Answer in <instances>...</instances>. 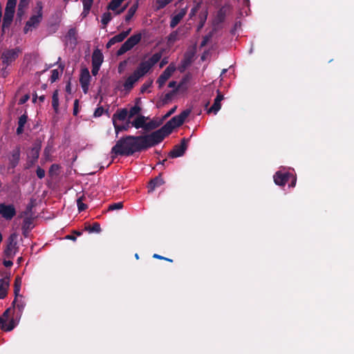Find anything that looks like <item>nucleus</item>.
<instances>
[{
    "label": "nucleus",
    "mask_w": 354,
    "mask_h": 354,
    "mask_svg": "<svg viewBox=\"0 0 354 354\" xmlns=\"http://www.w3.org/2000/svg\"><path fill=\"white\" fill-rule=\"evenodd\" d=\"M162 56L161 51L153 54L148 60L142 61L140 63L134 73L140 78L147 74L149 70L158 63Z\"/></svg>",
    "instance_id": "nucleus-3"
},
{
    "label": "nucleus",
    "mask_w": 354,
    "mask_h": 354,
    "mask_svg": "<svg viewBox=\"0 0 354 354\" xmlns=\"http://www.w3.org/2000/svg\"><path fill=\"white\" fill-rule=\"evenodd\" d=\"M178 88L166 93L162 99V104H167L172 99L173 96L177 93Z\"/></svg>",
    "instance_id": "nucleus-38"
},
{
    "label": "nucleus",
    "mask_w": 354,
    "mask_h": 354,
    "mask_svg": "<svg viewBox=\"0 0 354 354\" xmlns=\"http://www.w3.org/2000/svg\"><path fill=\"white\" fill-rule=\"evenodd\" d=\"M16 325L15 319L12 318L8 324L6 322L3 325H1V330L6 332L11 331L15 328Z\"/></svg>",
    "instance_id": "nucleus-36"
},
{
    "label": "nucleus",
    "mask_w": 354,
    "mask_h": 354,
    "mask_svg": "<svg viewBox=\"0 0 354 354\" xmlns=\"http://www.w3.org/2000/svg\"><path fill=\"white\" fill-rule=\"evenodd\" d=\"M59 169V166L57 164H53L50 166V169H49V172L50 173H52L53 171H57Z\"/></svg>",
    "instance_id": "nucleus-61"
},
{
    "label": "nucleus",
    "mask_w": 354,
    "mask_h": 354,
    "mask_svg": "<svg viewBox=\"0 0 354 354\" xmlns=\"http://www.w3.org/2000/svg\"><path fill=\"white\" fill-rule=\"evenodd\" d=\"M178 40V30L171 32L167 37V44L172 45Z\"/></svg>",
    "instance_id": "nucleus-41"
},
{
    "label": "nucleus",
    "mask_w": 354,
    "mask_h": 354,
    "mask_svg": "<svg viewBox=\"0 0 354 354\" xmlns=\"http://www.w3.org/2000/svg\"><path fill=\"white\" fill-rule=\"evenodd\" d=\"M100 66H98V65H92L91 73H92L93 75L95 76L97 75V73L100 71Z\"/></svg>",
    "instance_id": "nucleus-57"
},
{
    "label": "nucleus",
    "mask_w": 354,
    "mask_h": 354,
    "mask_svg": "<svg viewBox=\"0 0 354 354\" xmlns=\"http://www.w3.org/2000/svg\"><path fill=\"white\" fill-rule=\"evenodd\" d=\"M0 215L7 221H10L16 215V209L12 204H0Z\"/></svg>",
    "instance_id": "nucleus-9"
},
{
    "label": "nucleus",
    "mask_w": 354,
    "mask_h": 354,
    "mask_svg": "<svg viewBox=\"0 0 354 354\" xmlns=\"http://www.w3.org/2000/svg\"><path fill=\"white\" fill-rule=\"evenodd\" d=\"M37 176L39 178L41 179L45 176V171L42 168L38 167L36 170Z\"/></svg>",
    "instance_id": "nucleus-55"
},
{
    "label": "nucleus",
    "mask_w": 354,
    "mask_h": 354,
    "mask_svg": "<svg viewBox=\"0 0 354 354\" xmlns=\"http://www.w3.org/2000/svg\"><path fill=\"white\" fill-rule=\"evenodd\" d=\"M152 133L140 136H126L120 138L111 148L112 160L117 156H131L137 152H142L157 145Z\"/></svg>",
    "instance_id": "nucleus-1"
},
{
    "label": "nucleus",
    "mask_w": 354,
    "mask_h": 354,
    "mask_svg": "<svg viewBox=\"0 0 354 354\" xmlns=\"http://www.w3.org/2000/svg\"><path fill=\"white\" fill-rule=\"evenodd\" d=\"M16 4L17 0H8L6 3L4 15L8 14L10 16L14 17Z\"/></svg>",
    "instance_id": "nucleus-26"
},
{
    "label": "nucleus",
    "mask_w": 354,
    "mask_h": 354,
    "mask_svg": "<svg viewBox=\"0 0 354 354\" xmlns=\"http://www.w3.org/2000/svg\"><path fill=\"white\" fill-rule=\"evenodd\" d=\"M37 8L38 9L37 15L31 16L26 24L24 27L25 33H27L32 28L37 27L42 19L43 6L41 2L37 3Z\"/></svg>",
    "instance_id": "nucleus-6"
},
{
    "label": "nucleus",
    "mask_w": 354,
    "mask_h": 354,
    "mask_svg": "<svg viewBox=\"0 0 354 354\" xmlns=\"http://www.w3.org/2000/svg\"><path fill=\"white\" fill-rule=\"evenodd\" d=\"M130 124H131V122L129 120L126 122V124H124L123 125H120V124H118V123H115L113 124V126H114L116 134H118L120 131H127L129 128Z\"/></svg>",
    "instance_id": "nucleus-42"
},
{
    "label": "nucleus",
    "mask_w": 354,
    "mask_h": 354,
    "mask_svg": "<svg viewBox=\"0 0 354 354\" xmlns=\"http://www.w3.org/2000/svg\"><path fill=\"white\" fill-rule=\"evenodd\" d=\"M33 208L32 204H28L26 208V210L22 212L21 216H31L32 217V210Z\"/></svg>",
    "instance_id": "nucleus-51"
},
{
    "label": "nucleus",
    "mask_w": 354,
    "mask_h": 354,
    "mask_svg": "<svg viewBox=\"0 0 354 354\" xmlns=\"http://www.w3.org/2000/svg\"><path fill=\"white\" fill-rule=\"evenodd\" d=\"M290 176H292V174L289 172L283 173L281 171H278L273 176L274 182L277 185L284 186L290 180Z\"/></svg>",
    "instance_id": "nucleus-13"
},
{
    "label": "nucleus",
    "mask_w": 354,
    "mask_h": 354,
    "mask_svg": "<svg viewBox=\"0 0 354 354\" xmlns=\"http://www.w3.org/2000/svg\"><path fill=\"white\" fill-rule=\"evenodd\" d=\"M111 19H112L111 13L109 12H106L102 16L101 22L105 26L109 23V21L111 20Z\"/></svg>",
    "instance_id": "nucleus-45"
},
{
    "label": "nucleus",
    "mask_w": 354,
    "mask_h": 354,
    "mask_svg": "<svg viewBox=\"0 0 354 354\" xmlns=\"http://www.w3.org/2000/svg\"><path fill=\"white\" fill-rule=\"evenodd\" d=\"M185 14H186L185 10H181L178 14H176V15L172 17L170 21V24H169L170 27L171 28H175L180 23V21L184 17Z\"/></svg>",
    "instance_id": "nucleus-25"
},
{
    "label": "nucleus",
    "mask_w": 354,
    "mask_h": 354,
    "mask_svg": "<svg viewBox=\"0 0 354 354\" xmlns=\"http://www.w3.org/2000/svg\"><path fill=\"white\" fill-rule=\"evenodd\" d=\"M93 3V0H82L83 7L86 10L91 9Z\"/></svg>",
    "instance_id": "nucleus-54"
},
{
    "label": "nucleus",
    "mask_w": 354,
    "mask_h": 354,
    "mask_svg": "<svg viewBox=\"0 0 354 354\" xmlns=\"http://www.w3.org/2000/svg\"><path fill=\"white\" fill-rule=\"evenodd\" d=\"M227 13V9L224 7L220 8L216 14L215 22L218 24L224 21Z\"/></svg>",
    "instance_id": "nucleus-29"
},
{
    "label": "nucleus",
    "mask_w": 354,
    "mask_h": 354,
    "mask_svg": "<svg viewBox=\"0 0 354 354\" xmlns=\"http://www.w3.org/2000/svg\"><path fill=\"white\" fill-rule=\"evenodd\" d=\"M14 17L10 16L8 14L4 15L2 23V30L4 31L6 28H8L12 21Z\"/></svg>",
    "instance_id": "nucleus-40"
},
{
    "label": "nucleus",
    "mask_w": 354,
    "mask_h": 354,
    "mask_svg": "<svg viewBox=\"0 0 354 354\" xmlns=\"http://www.w3.org/2000/svg\"><path fill=\"white\" fill-rule=\"evenodd\" d=\"M138 8V0L128 10L127 14L125 16V21H129L135 15Z\"/></svg>",
    "instance_id": "nucleus-31"
},
{
    "label": "nucleus",
    "mask_w": 354,
    "mask_h": 354,
    "mask_svg": "<svg viewBox=\"0 0 354 354\" xmlns=\"http://www.w3.org/2000/svg\"><path fill=\"white\" fill-rule=\"evenodd\" d=\"M12 306L14 308H17L21 314L24 309L25 304L21 300H18L17 297H15V299L13 300L12 303Z\"/></svg>",
    "instance_id": "nucleus-37"
},
{
    "label": "nucleus",
    "mask_w": 354,
    "mask_h": 354,
    "mask_svg": "<svg viewBox=\"0 0 354 354\" xmlns=\"http://www.w3.org/2000/svg\"><path fill=\"white\" fill-rule=\"evenodd\" d=\"M128 117V110L127 109H118L112 116L113 124L117 123V120L124 121Z\"/></svg>",
    "instance_id": "nucleus-19"
},
{
    "label": "nucleus",
    "mask_w": 354,
    "mask_h": 354,
    "mask_svg": "<svg viewBox=\"0 0 354 354\" xmlns=\"http://www.w3.org/2000/svg\"><path fill=\"white\" fill-rule=\"evenodd\" d=\"M140 100V99H137L136 104L130 109L129 111H128L129 120L140 113L141 107L138 105Z\"/></svg>",
    "instance_id": "nucleus-28"
},
{
    "label": "nucleus",
    "mask_w": 354,
    "mask_h": 354,
    "mask_svg": "<svg viewBox=\"0 0 354 354\" xmlns=\"http://www.w3.org/2000/svg\"><path fill=\"white\" fill-rule=\"evenodd\" d=\"M21 53V50L19 47L5 50L1 54L3 64L6 66H9L17 59Z\"/></svg>",
    "instance_id": "nucleus-5"
},
{
    "label": "nucleus",
    "mask_w": 354,
    "mask_h": 354,
    "mask_svg": "<svg viewBox=\"0 0 354 354\" xmlns=\"http://www.w3.org/2000/svg\"><path fill=\"white\" fill-rule=\"evenodd\" d=\"M176 71V67L173 64H170L158 77L156 83L158 84V87L161 88L165 84V82L170 78L172 74Z\"/></svg>",
    "instance_id": "nucleus-10"
},
{
    "label": "nucleus",
    "mask_w": 354,
    "mask_h": 354,
    "mask_svg": "<svg viewBox=\"0 0 354 354\" xmlns=\"http://www.w3.org/2000/svg\"><path fill=\"white\" fill-rule=\"evenodd\" d=\"M17 236L15 234H12L8 239V245L4 251L5 254L7 257L11 258L13 257L15 252H13L14 250H17V243L16 241Z\"/></svg>",
    "instance_id": "nucleus-11"
},
{
    "label": "nucleus",
    "mask_w": 354,
    "mask_h": 354,
    "mask_svg": "<svg viewBox=\"0 0 354 354\" xmlns=\"http://www.w3.org/2000/svg\"><path fill=\"white\" fill-rule=\"evenodd\" d=\"M104 57L101 50L96 48L92 54V65L101 66L103 62Z\"/></svg>",
    "instance_id": "nucleus-21"
},
{
    "label": "nucleus",
    "mask_w": 354,
    "mask_h": 354,
    "mask_svg": "<svg viewBox=\"0 0 354 354\" xmlns=\"http://www.w3.org/2000/svg\"><path fill=\"white\" fill-rule=\"evenodd\" d=\"M85 199V196L84 194L78 197L77 199V205L78 208V211L80 212L86 210L88 208L87 205L83 203V201Z\"/></svg>",
    "instance_id": "nucleus-39"
},
{
    "label": "nucleus",
    "mask_w": 354,
    "mask_h": 354,
    "mask_svg": "<svg viewBox=\"0 0 354 354\" xmlns=\"http://www.w3.org/2000/svg\"><path fill=\"white\" fill-rule=\"evenodd\" d=\"M190 138H183L179 145H176L172 150L169 153V157L171 158H176L183 156L188 147Z\"/></svg>",
    "instance_id": "nucleus-7"
},
{
    "label": "nucleus",
    "mask_w": 354,
    "mask_h": 354,
    "mask_svg": "<svg viewBox=\"0 0 354 354\" xmlns=\"http://www.w3.org/2000/svg\"><path fill=\"white\" fill-rule=\"evenodd\" d=\"M196 53V50L195 47L189 48L187 50L178 68L180 72H183L188 66L191 65L194 61Z\"/></svg>",
    "instance_id": "nucleus-8"
},
{
    "label": "nucleus",
    "mask_w": 354,
    "mask_h": 354,
    "mask_svg": "<svg viewBox=\"0 0 354 354\" xmlns=\"http://www.w3.org/2000/svg\"><path fill=\"white\" fill-rule=\"evenodd\" d=\"M131 29L129 28L127 31H122V32L119 33L118 35H115L112 38L109 39L108 43L106 45V47L107 48H111L113 45H114L116 43H119L122 41L130 33Z\"/></svg>",
    "instance_id": "nucleus-14"
},
{
    "label": "nucleus",
    "mask_w": 354,
    "mask_h": 354,
    "mask_svg": "<svg viewBox=\"0 0 354 354\" xmlns=\"http://www.w3.org/2000/svg\"><path fill=\"white\" fill-rule=\"evenodd\" d=\"M51 75H50V81L51 83H53L55 82H56L58 79H59V72L58 71L57 69H53L52 71H51Z\"/></svg>",
    "instance_id": "nucleus-49"
},
{
    "label": "nucleus",
    "mask_w": 354,
    "mask_h": 354,
    "mask_svg": "<svg viewBox=\"0 0 354 354\" xmlns=\"http://www.w3.org/2000/svg\"><path fill=\"white\" fill-rule=\"evenodd\" d=\"M124 1V0H111L107 6L108 10L115 11Z\"/></svg>",
    "instance_id": "nucleus-43"
},
{
    "label": "nucleus",
    "mask_w": 354,
    "mask_h": 354,
    "mask_svg": "<svg viewBox=\"0 0 354 354\" xmlns=\"http://www.w3.org/2000/svg\"><path fill=\"white\" fill-rule=\"evenodd\" d=\"M28 5V0H19V3L18 6H19V10H21L22 8H26Z\"/></svg>",
    "instance_id": "nucleus-58"
},
{
    "label": "nucleus",
    "mask_w": 354,
    "mask_h": 354,
    "mask_svg": "<svg viewBox=\"0 0 354 354\" xmlns=\"http://www.w3.org/2000/svg\"><path fill=\"white\" fill-rule=\"evenodd\" d=\"M180 122L179 118L175 115L167 122L160 129L152 132L158 145L160 143L166 136L171 133L174 128L178 127L183 124Z\"/></svg>",
    "instance_id": "nucleus-2"
},
{
    "label": "nucleus",
    "mask_w": 354,
    "mask_h": 354,
    "mask_svg": "<svg viewBox=\"0 0 354 354\" xmlns=\"http://www.w3.org/2000/svg\"><path fill=\"white\" fill-rule=\"evenodd\" d=\"M66 38L70 43L74 46L77 44V31L75 28H71L68 30Z\"/></svg>",
    "instance_id": "nucleus-24"
},
{
    "label": "nucleus",
    "mask_w": 354,
    "mask_h": 354,
    "mask_svg": "<svg viewBox=\"0 0 354 354\" xmlns=\"http://www.w3.org/2000/svg\"><path fill=\"white\" fill-rule=\"evenodd\" d=\"M151 81L150 82L144 83L141 86L140 92L142 93H145L151 86Z\"/></svg>",
    "instance_id": "nucleus-56"
},
{
    "label": "nucleus",
    "mask_w": 354,
    "mask_h": 354,
    "mask_svg": "<svg viewBox=\"0 0 354 354\" xmlns=\"http://www.w3.org/2000/svg\"><path fill=\"white\" fill-rule=\"evenodd\" d=\"M79 113V100L76 99L73 104V113L75 116L77 115Z\"/></svg>",
    "instance_id": "nucleus-52"
},
{
    "label": "nucleus",
    "mask_w": 354,
    "mask_h": 354,
    "mask_svg": "<svg viewBox=\"0 0 354 354\" xmlns=\"http://www.w3.org/2000/svg\"><path fill=\"white\" fill-rule=\"evenodd\" d=\"M21 227L31 231L34 227L33 218L31 216H26L23 221Z\"/></svg>",
    "instance_id": "nucleus-32"
},
{
    "label": "nucleus",
    "mask_w": 354,
    "mask_h": 354,
    "mask_svg": "<svg viewBox=\"0 0 354 354\" xmlns=\"http://www.w3.org/2000/svg\"><path fill=\"white\" fill-rule=\"evenodd\" d=\"M173 0H156L157 10L164 8L167 5L170 3Z\"/></svg>",
    "instance_id": "nucleus-46"
},
{
    "label": "nucleus",
    "mask_w": 354,
    "mask_h": 354,
    "mask_svg": "<svg viewBox=\"0 0 354 354\" xmlns=\"http://www.w3.org/2000/svg\"><path fill=\"white\" fill-rule=\"evenodd\" d=\"M198 6H196L194 7L193 8H192V10L190 11V13H189L190 17L194 16L196 14V12L198 11Z\"/></svg>",
    "instance_id": "nucleus-62"
},
{
    "label": "nucleus",
    "mask_w": 354,
    "mask_h": 354,
    "mask_svg": "<svg viewBox=\"0 0 354 354\" xmlns=\"http://www.w3.org/2000/svg\"><path fill=\"white\" fill-rule=\"evenodd\" d=\"M3 264L5 267H11L13 265V263L10 260H4Z\"/></svg>",
    "instance_id": "nucleus-63"
},
{
    "label": "nucleus",
    "mask_w": 354,
    "mask_h": 354,
    "mask_svg": "<svg viewBox=\"0 0 354 354\" xmlns=\"http://www.w3.org/2000/svg\"><path fill=\"white\" fill-rule=\"evenodd\" d=\"M52 106L56 113L59 112V93L55 90L52 96Z\"/></svg>",
    "instance_id": "nucleus-30"
},
{
    "label": "nucleus",
    "mask_w": 354,
    "mask_h": 354,
    "mask_svg": "<svg viewBox=\"0 0 354 354\" xmlns=\"http://www.w3.org/2000/svg\"><path fill=\"white\" fill-rule=\"evenodd\" d=\"M146 120L147 118L145 116L140 115L135 120L131 122V124L132 127H134L137 129L140 128H142L143 129H145Z\"/></svg>",
    "instance_id": "nucleus-23"
},
{
    "label": "nucleus",
    "mask_w": 354,
    "mask_h": 354,
    "mask_svg": "<svg viewBox=\"0 0 354 354\" xmlns=\"http://www.w3.org/2000/svg\"><path fill=\"white\" fill-rule=\"evenodd\" d=\"M10 310H11V308L6 309L0 317H3V318L6 319V322L7 319L9 317V313H10Z\"/></svg>",
    "instance_id": "nucleus-60"
},
{
    "label": "nucleus",
    "mask_w": 354,
    "mask_h": 354,
    "mask_svg": "<svg viewBox=\"0 0 354 354\" xmlns=\"http://www.w3.org/2000/svg\"><path fill=\"white\" fill-rule=\"evenodd\" d=\"M140 79V77L133 72L132 75L129 76L125 80L123 86L126 91H130L135 84V83Z\"/></svg>",
    "instance_id": "nucleus-18"
},
{
    "label": "nucleus",
    "mask_w": 354,
    "mask_h": 354,
    "mask_svg": "<svg viewBox=\"0 0 354 354\" xmlns=\"http://www.w3.org/2000/svg\"><path fill=\"white\" fill-rule=\"evenodd\" d=\"M165 180L162 178L161 174H159L154 178L151 179L148 185V192H153L156 188L160 187L162 185L165 184Z\"/></svg>",
    "instance_id": "nucleus-16"
},
{
    "label": "nucleus",
    "mask_w": 354,
    "mask_h": 354,
    "mask_svg": "<svg viewBox=\"0 0 354 354\" xmlns=\"http://www.w3.org/2000/svg\"><path fill=\"white\" fill-rule=\"evenodd\" d=\"M21 151L19 146H17L11 152L8 157L9 168L15 169L20 160Z\"/></svg>",
    "instance_id": "nucleus-12"
},
{
    "label": "nucleus",
    "mask_w": 354,
    "mask_h": 354,
    "mask_svg": "<svg viewBox=\"0 0 354 354\" xmlns=\"http://www.w3.org/2000/svg\"><path fill=\"white\" fill-rule=\"evenodd\" d=\"M212 35H213V33L212 32H210L209 33H208L207 35L204 36L203 38V40L201 41V46L203 47V46H206V44L212 39Z\"/></svg>",
    "instance_id": "nucleus-50"
},
{
    "label": "nucleus",
    "mask_w": 354,
    "mask_h": 354,
    "mask_svg": "<svg viewBox=\"0 0 354 354\" xmlns=\"http://www.w3.org/2000/svg\"><path fill=\"white\" fill-rule=\"evenodd\" d=\"M207 11H205L204 13H201L199 16L200 21L198 25L197 26V32H199L205 26V24L207 20Z\"/></svg>",
    "instance_id": "nucleus-44"
},
{
    "label": "nucleus",
    "mask_w": 354,
    "mask_h": 354,
    "mask_svg": "<svg viewBox=\"0 0 354 354\" xmlns=\"http://www.w3.org/2000/svg\"><path fill=\"white\" fill-rule=\"evenodd\" d=\"M21 277L19 276H17L15 279L14 283V294L16 297H18L19 295V292L21 290Z\"/></svg>",
    "instance_id": "nucleus-34"
},
{
    "label": "nucleus",
    "mask_w": 354,
    "mask_h": 354,
    "mask_svg": "<svg viewBox=\"0 0 354 354\" xmlns=\"http://www.w3.org/2000/svg\"><path fill=\"white\" fill-rule=\"evenodd\" d=\"M9 285V277L0 279V299H4L7 296Z\"/></svg>",
    "instance_id": "nucleus-20"
},
{
    "label": "nucleus",
    "mask_w": 354,
    "mask_h": 354,
    "mask_svg": "<svg viewBox=\"0 0 354 354\" xmlns=\"http://www.w3.org/2000/svg\"><path fill=\"white\" fill-rule=\"evenodd\" d=\"M104 111V108L102 106H99L95 109L93 115L95 118L100 117L103 114Z\"/></svg>",
    "instance_id": "nucleus-53"
},
{
    "label": "nucleus",
    "mask_w": 354,
    "mask_h": 354,
    "mask_svg": "<svg viewBox=\"0 0 354 354\" xmlns=\"http://www.w3.org/2000/svg\"><path fill=\"white\" fill-rule=\"evenodd\" d=\"M85 230L90 233H99L101 232V227L99 223H93L92 225H88L85 226Z\"/></svg>",
    "instance_id": "nucleus-35"
},
{
    "label": "nucleus",
    "mask_w": 354,
    "mask_h": 354,
    "mask_svg": "<svg viewBox=\"0 0 354 354\" xmlns=\"http://www.w3.org/2000/svg\"><path fill=\"white\" fill-rule=\"evenodd\" d=\"M142 39L141 33H136L129 37L120 46L117 51V55L120 56L131 50L136 45H137Z\"/></svg>",
    "instance_id": "nucleus-4"
},
{
    "label": "nucleus",
    "mask_w": 354,
    "mask_h": 354,
    "mask_svg": "<svg viewBox=\"0 0 354 354\" xmlns=\"http://www.w3.org/2000/svg\"><path fill=\"white\" fill-rule=\"evenodd\" d=\"M168 63V59L167 57L163 58L159 65L160 68H162L165 65H166Z\"/></svg>",
    "instance_id": "nucleus-64"
},
{
    "label": "nucleus",
    "mask_w": 354,
    "mask_h": 354,
    "mask_svg": "<svg viewBox=\"0 0 354 354\" xmlns=\"http://www.w3.org/2000/svg\"><path fill=\"white\" fill-rule=\"evenodd\" d=\"M28 121V115L26 113L21 115L18 120V127L16 130V133L17 135H21L24 131L25 124Z\"/></svg>",
    "instance_id": "nucleus-22"
},
{
    "label": "nucleus",
    "mask_w": 354,
    "mask_h": 354,
    "mask_svg": "<svg viewBox=\"0 0 354 354\" xmlns=\"http://www.w3.org/2000/svg\"><path fill=\"white\" fill-rule=\"evenodd\" d=\"M91 75L88 68H84L81 70L80 77V84H90L91 81Z\"/></svg>",
    "instance_id": "nucleus-27"
},
{
    "label": "nucleus",
    "mask_w": 354,
    "mask_h": 354,
    "mask_svg": "<svg viewBox=\"0 0 354 354\" xmlns=\"http://www.w3.org/2000/svg\"><path fill=\"white\" fill-rule=\"evenodd\" d=\"M190 113V110L186 109L182 111L179 115H177V116L179 118L180 122L184 123L185 119L189 116Z\"/></svg>",
    "instance_id": "nucleus-47"
},
{
    "label": "nucleus",
    "mask_w": 354,
    "mask_h": 354,
    "mask_svg": "<svg viewBox=\"0 0 354 354\" xmlns=\"http://www.w3.org/2000/svg\"><path fill=\"white\" fill-rule=\"evenodd\" d=\"M176 106L173 107L163 117V119H166L169 118L171 115H172L176 110Z\"/></svg>",
    "instance_id": "nucleus-59"
},
{
    "label": "nucleus",
    "mask_w": 354,
    "mask_h": 354,
    "mask_svg": "<svg viewBox=\"0 0 354 354\" xmlns=\"http://www.w3.org/2000/svg\"><path fill=\"white\" fill-rule=\"evenodd\" d=\"M161 124H162L161 120L156 121V120H152L149 121V122H146V124L145 125V131L153 130V129L158 128L159 126H160Z\"/></svg>",
    "instance_id": "nucleus-33"
},
{
    "label": "nucleus",
    "mask_w": 354,
    "mask_h": 354,
    "mask_svg": "<svg viewBox=\"0 0 354 354\" xmlns=\"http://www.w3.org/2000/svg\"><path fill=\"white\" fill-rule=\"evenodd\" d=\"M40 150V144L35 143L28 153V158L30 159L29 161L30 162V165H33L37 160L39 156Z\"/></svg>",
    "instance_id": "nucleus-17"
},
{
    "label": "nucleus",
    "mask_w": 354,
    "mask_h": 354,
    "mask_svg": "<svg viewBox=\"0 0 354 354\" xmlns=\"http://www.w3.org/2000/svg\"><path fill=\"white\" fill-rule=\"evenodd\" d=\"M224 99L223 95L218 90L217 91V95L216 98L214 99V104L212 106L208 109L207 113H214V114H216L217 112L221 109V101Z\"/></svg>",
    "instance_id": "nucleus-15"
},
{
    "label": "nucleus",
    "mask_w": 354,
    "mask_h": 354,
    "mask_svg": "<svg viewBox=\"0 0 354 354\" xmlns=\"http://www.w3.org/2000/svg\"><path fill=\"white\" fill-rule=\"evenodd\" d=\"M123 207V203L122 202L115 203L109 205L108 210L113 211L116 209H120Z\"/></svg>",
    "instance_id": "nucleus-48"
}]
</instances>
